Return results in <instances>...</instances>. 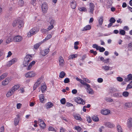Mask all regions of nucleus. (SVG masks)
<instances>
[{"instance_id": "nucleus-1", "label": "nucleus", "mask_w": 132, "mask_h": 132, "mask_svg": "<svg viewBox=\"0 0 132 132\" xmlns=\"http://www.w3.org/2000/svg\"><path fill=\"white\" fill-rule=\"evenodd\" d=\"M79 82L82 85H84L86 86L87 88H85V89L87 90V92L89 94H94V91L93 89H92L89 85L87 84L86 82H84V80L80 79L79 81Z\"/></svg>"}, {"instance_id": "nucleus-2", "label": "nucleus", "mask_w": 132, "mask_h": 132, "mask_svg": "<svg viewBox=\"0 0 132 132\" xmlns=\"http://www.w3.org/2000/svg\"><path fill=\"white\" fill-rule=\"evenodd\" d=\"M19 86L18 85H14L7 92L6 94V96L7 97H10L13 94L15 91L17 90L19 88Z\"/></svg>"}, {"instance_id": "nucleus-3", "label": "nucleus", "mask_w": 132, "mask_h": 132, "mask_svg": "<svg viewBox=\"0 0 132 132\" xmlns=\"http://www.w3.org/2000/svg\"><path fill=\"white\" fill-rule=\"evenodd\" d=\"M32 59V56L30 55H27L24 57L23 62V64L25 66H27L29 62Z\"/></svg>"}, {"instance_id": "nucleus-4", "label": "nucleus", "mask_w": 132, "mask_h": 132, "mask_svg": "<svg viewBox=\"0 0 132 132\" xmlns=\"http://www.w3.org/2000/svg\"><path fill=\"white\" fill-rule=\"evenodd\" d=\"M18 25V27L19 28H21L24 25L23 21L21 20H17L14 21L13 23V27H15Z\"/></svg>"}, {"instance_id": "nucleus-5", "label": "nucleus", "mask_w": 132, "mask_h": 132, "mask_svg": "<svg viewBox=\"0 0 132 132\" xmlns=\"http://www.w3.org/2000/svg\"><path fill=\"white\" fill-rule=\"evenodd\" d=\"M39 30V29L36 27L33 28L31 29L28 34L27 36L28 37H30L33 35L35 34Z\"/></svg>"}, {"instance_id": "nucleus-6", "label": "nucleus", "mask_w": 132, "mask_h": 132, "mask_svg": "<svg viewBox=\"0 0 132 132\" xmlns=\"http://www.w3.org/2000/svg\"><path fill=\"white\" fill-rule=\"evenodd\" d=\"M75 100V101L78 103L83 105L85 104V102L82 99L79 97H77L76 98Z\"/></svg>"}, {"instance_id": "nucleus-7", "label": "nucleus", "mask_w": 132, "mask_h": 132, "mask_svg": "<svg viewBox=\"0 0 132 132\" xmlns=\"http://www.w3.org/2000/svg\"><path fill=\"white\" fill-rule=\"evenodd\" d=\"M36 75V74L35 72L31 71L26 73L25 74V76L26 77L31 78L34 77Z\"/></svg>"}, {"instance_id": "nucleus-8", "label": "nucleus", "mask_w": 132, "mask_h": 132, "mask_svg": "<svg viewBox=\"0 0 132 132\" xmlns=\"http://www.w3.org/2000/svg\"><path fill=\"white\" fill-rule=\"evenodd\" d=\"M22 37L20 36L17 35L15 36L13 38V41L16 42H20L22 39Z\"/></svg>"}, {"instance_id": "nucleus-9", "label": "nucleus", "mask_w": 132, "mask_h": 132, "mask_svg": "<svg viewBox=\"0 0 132 132\" xmlns=\"http://www.w3.org/2000/svg\"><path fill=\"white\" fill-rule=\"evenodd\" d=\"M48 8V6L46 3H44L42 4V8L43 13H45L46 12Z\"/></svg>"}, {"instance_id": "nucleus-10", "label": "nucleus", "mask_w": 132, "mask_h": 132, "mask_svg": "<svg viewBox=\"0 0 132 132\" xmlns=\"http://www.w3.org/2000/svg\"><path fill=\"white\" fill-rule=\"evenodd\" d=\"M42 79V78H40L38 79L37 81L34 84L33 88L34 90H35L39 86V85L41 83V81H40Z\"/></svg>"}, {"instance_id": "nucleus-11", "label": "nucleus", "mask_w": 132, "mask_h": 132, "mask_svg": "<svg viewBox=\"0 0 132 132\" xmlns=\"http://www.w3.org/2000/svg\"><path fill=\"white\" fill-rule=\"evenodd\" d=\"M38 123L41 127L43 129L45 128V124L44 122L42 119H39L38 120Z\"/></svg>"}, {"instance_id": "nucleus-12", "label": "nucleus", "mask_w": 132, "mask_h": 132, "mask_svg": "<svg viewBox=\"0 0 132 132\" xmlns=\"http://www.w3.org/2000/svg\"><path fill=\"white\" fill-rule=\"evenodd\" d=\"M49 48L46 49L44 50H42L40 51V54L43 56L46 55L49 51Z\"/></svg>"}, {"instance_id": "nucleus-13", "label": "nucleus", "mask_w": 132, "mask_h": 132, "mask_svg": "<svg viewBox=\"0 0 132 132\" xmlns=\"http://www.w3.org/2000/svg\"><path fill=\"white\" fill-rule=\"evenodd\" d=\"M17 116V117L15 118L14 121V124L15 126H16L18 124L19 121L20 116L18 114Z\"/></svg>"}, {"instance_id": "nucleus-14", "label": "nucleus", "mask_w": 132, "mask_h": 132, "mask_svg": "<svg viewBox=\"0 0 132 132\" xmlns=\"http://www.w3.org/2000/svg\"><path fill=\"white\" fill-rule=\"evenodd\" d=\"M89 6L90 12L93 13V11L94 9V7L95 6L93 3H90Z\"/></svg>"}, {"instance_id": "nucleus-15", "label": "nucleus", "mask_w": 132, "mask_h": 132, "mask_svg": "<svg viewBox=\"0 0 132 132\" xmlns=\"http://www.w3.org/2000/svg\"><path fill=\"white\" fill-rule=\"evenodd\" d=\"M59 65L62 66L63 65L64 62L63 57L62 56H60L59 57Z\"/></svg>"}, {"instance_id": "nucleus-16", "label": "nucleus", "mask_w": 132, "mask_h": 132, "mask_svg": "<svg viewBox=\"0 0 132 132\" xmlns=\"http://www.w3.org/2000/svg\"><path fill=\"white\" fill-rule=\"evenodd\" d=\"M56 23V21L54 20H52L50 21V30L54 28V25H55Z\"/></svg>"}, {"instance_id": "nucleus-17", "label": "nucleus", "mask_w": 132, "mask_h": 132, "mask_svg": "<svg viewBox=\"0 0 132 132\" xmlns=\"http://www.w3.org/2000/svg\"><path fill=\"white\" fill-rule=\"evenodd\" d=\"M101 113L104 115H106L110 113V111L108 109H104L101 111Z\"/></svg>"}, {"instance_id": "nucleus-18", "label": "nucleus", "mask_w": 132, "mask_h": 132, "mask_svg": "<svg viewBox=\"0 0 132 132\" xmlns=\"http://www.w3.org/2000/svg\"><path fill=\"white\" fill-rule=\"evenodd\" d=\"M129 120L127 122V125L128 127L130 128L132 126V119L130 118L129 119Z\"/></svg>"}, {"instance_id": "nucleus-19", "label": "nucleus", "mask_w": 132, "mask_h": 132, "mask_svg": "<svg viewBox=\"0 0 132 132\" xmlns=\"http://www.w3.org/2000/svg\"><path fill=\"white\" fill-rule=\"evenodd\" d=\"M71 7L74 9H75L76 6V3L74 0H73L71 4Z\"/></svg>"}, {"instance_id": "nucleus-20", "label": "nucleus", "mask_w": 132, "mask_h": 132, "mask_svg": "<svg viewBox=\"0 0 132 132\" xmlns=\"http://www.w3.org/2000/svg\"><path fill=\"white\" fill-rule=\"evenodd\" d=\"M91 28V26L89 25H88L86 26L85 27H84L82 30V31H86L87 30H90Z\"/></svg>"}, {"instance_id": "nucleus-21", "label": "nucleus", "mask_w": 132, "mask_h": 132, "mask_svg": "<svg viewBox=\"0 0 132 132\" xmlns=\"http://www.w3.org/2000/svg\"><path fill=\"white\" fill-rule=\"evenodd\" d=\"M105 125L106 127L109 128H112L113 127L114 125L113 124L111 123L110 122H106L105 123Z\"/></svg>"}, {"instance_id": "nucleus-22", "label": "nucleus", "mask_w": 132, "mask_h": 132, "mask_svg": "<svg viewBox=\"0 0 132 132\" xmlns=\"http://www.w3.org/2000/svg\"><path fill=\"white\" fill-rule=\"evenodd\" d=\"M40 89L42 92L43 93H44L45 91L46 90V85H42Z\"/></svg>"}, {"instance_id": "nucleus-23", "label": "nucleus", "mask_w": 132, "mask_h": 132, "mask_svg": "<svg viewBox=\"0 0 132 132\" xmlns=\"http://www.w3.org/2000/svg\"><path fill=\"white\" fill-rule=\"evenodd\" d=\"M8 75V73H3L2 75L0 77V80H1L5 78Z\"/></svg>"}, {"instance_id": "nucleus-24", "label": "nucleus", "mask_w": 132, "mask_h": 132, "mask_svg": "<svg viewBox=\"0 0 132 132\" xmlns=\"http://www.w3.org/2000/svg\"><path fill=\"white\" fill-rule=\"evenodd\" d=\"M113 96L116 97H122L121 94L119 93H114L113 94Z\"/></svg>"}, {"instance_id": "nucleus-25", "label": "nucleus", "mask_w": 132, "mask_h": 132, "mask_svg": "<svg viewBox=\"0 0 132 132\" xmlns=\"http://www.w3.org/2000/svg\"><path fill=\"white\" fill-rule=\"evenodd\" d=\"M92 118L94 121L97 122L99 121L98 118L96 116H93L92 117Z\"/></svg>"}, {"instance_id": "nucleus-26", "label": "nucleus", "mask_w": 132, "mask_h": 132, "mask_svg": "<svg viewBox=\"0 0 132 132\" xmlns=\"http://www.w3.org/2000/svg\"><path fill=\"white\" fill-rule=\"evenodd\" d=\"M104 20L103 19V17L102 16H101L100 18V19L98 20V23L100 25H102L103 22V21Z\"/></svg>"}, {"instance_id": "nucleus-27", "label": "nucleus", "mask_w": 132, "mask_h": 132, "mask_svg": "<svg viewBox=\"0 0 132 132\" xmlns=\"http://www.w3.org/2000/svg\"><path fill=\"white\" fill-rule=\"evenodd\" d=\"M9 82V80L7 79H6L4 80L2 82V85H7Z\"/></svg>"}, {"instance_id": "nucleus-28", "label": "nucleus", "mask_w": 132, "mask_h": 132, "mask_svg": "<svg viewBox=\"0 0 132 132\" xmlns=\"http://www.w3.org/2000/svg\"><path fill=\"white\" fill-rule=\"evenodd\" d=\"M77 57V54H72L70 55L69 56V60L72 59L74 58H75Z\"/></svg>"}, {"instance_id": "nucleus-29", "label": "nucleus", "mask_w": 132, "mask_h": 132, "mask_svg": "<svg viewBox=\"0 0 132 132\" xmlns=\"http://www.w3.org/2000/svg\"><path fill=\"white\" fill-rule=\"evenodd\" d=\"M39 96L40 101L41 103H43L44 100V95L43 94H41Z\"/></svg>"}, {"instance_id": "nucleus-30", "label": "nucleus", "mask_w": 132, "mask_h": 132, "mask_svg": "<svg viewBox=\"0 0 132 132\" xmlns=\"http://www.w3.org/2000/svg\"><path fill=\"white\" fill-rule=\"evenodd\" d=\"M78 9L79 11L81 12H86L87 11V9L85 7H79Z\"/></svg>"}, {"instance_id": "nucleus-31", "label": "nucleus", "mask_w": 132, "mask_h": 132, "mask_svg": "<svg viewBox=\"0 0 132 132\" xmlns=\"http://www.w3.org/2000/svg\"><path fill=\"white\" fill-rule=\"evenodd\" d=\"M65 75V73L63 71H62L60 74L59 77L61 78H63L64 77Z\"/></svg>"}, {"instance_id": "nucleus-32", "label": "nucleus", "mask_w": 132, "mask_h": 132, "mask_svg": "<svg viewBox=\"0 0 132 132\" xmlns=\"http://www.w3.org/2000/svg\"><path fill=\"white\" fill-rule=\"evenodd\" d=\"M126 33L125 31L124 30L120 29L119 34L122 35H124Z\"/></svg>"}, {"instance_id": "nucleus-33", "label": "nucleus", "mask_w": 132, "mask_h": 132, "mask_svg": "<svg viewBox=\"0 0 132 132\" xmlns=\"http://www.w3.org/2000/svg\"><path fill=\"white\" fill-rule=\"evenodd\" d=\"M18 3V5L20 6H23L24 4V2L23 0H19Z\"/></svg>"}, {"instance_id": "nucleus-34", "label": "nucleus", "mask_w": 132, "mask_h": 132, "mask_svg": "<svg viewBox=\"0 0 132 132\" xmlns=\"http://www.w3.org/2000/svg\"><path fill=\"white\" fill-rule=\"evenodd\" d=\"M129 94V93L128 92L125 91L123 92L122 95L123 96L127 97L128 96Z\"/></svg>"}, {"instance_id": "nucleus-35", "label": "nucleus", "mask_w": 132, "mask_h": 132, "mask_svg": "<svg viewBox=\"0 0 132 132\" xmlns=\"http://www.w3.org/2000/svg\"><path fill=\"white\" fill-rule=\"evenodd\" d=\"M117 128L118 132H123L122 128L120 125H118L117 126Z\"/></svg>"}, {"instance_id": "nucleus-36", "label": "nucleus", "mask_w": 132, "mask_h": 132, "mask_svg": "<svg viewBox=\"0 0 132 132\" xmlns=\"http://www.w3.org/2000/svg\"><path fill=\"white\" fill-rule=\"evenodd\" d=\"M125 105L127 107L130 108L132 106V103H126Z\"/></svg>"}, {"instance_id": "nucleus-37", "label": "nucleus", "mask_w": 132, "mask_h": 132, "mask_svg": "<svg viewBox=\"0 0 132 132\" xmlns=\"http://www.w3.org/2000/svg\"><path fill=\"white\" fill-rule=\"evenodd\" d=\"M98 48L100 52H103L105 50V48L103 47H101L100 46Z\"/></svg>"}, {"instance_id": "nucleus-38", "label": "nucleus", "mask_w": 132, "mask_h": 132, "mask_svg": "<svg viewBox=\"0 0 132 132\" xmlns=\"http://www.w3.org/2000/svg\"><path fill=\"white\" fill-rule=\"evenodd\" d=\"M42 43V42H40L38 43L35 44L34 46V48L36 49L38 48Z\"/></svg>"}, {"instance_id": "nucleus-39", "label": "nucleus", "mask_w": 132, "mask_h": 132, "mask_svg": "<svg viewBox=\"0 0 132 132\" xmlns=\"http://www.w3.org/2000/svg\"><path fill=\"white\" fill-rule=\"evenodd\" d=\"M50 39V35H48L45 38V39H44L43 41H42L41 42H42V43H43L45 41H46V40H48Z\"/></svg>"}, {"instance_id": "nucleus-40", "label": "nucleus", "mask_w": 132, "mask_h": 132, "mask_svg": "<svg viewBox=\"0 0 132 132\" xmlns=\"http://www.w3.org/2000/svg\"><path fill=\"white\" fill-rule=\"evenodd\" d=\"M74 117L75 119L76 120L80 121L82 120V119L80 116H78L77 115H75Z\"/></svg>"}, {"instance_id": "nucleus-41", "label": "nucleus", "mask_w": 132, "mask_h": 132, "mask_svg": "<svg viewBox=\"0 0 132 132\" xmlns=\"http://www.w3.org/2000/svg\"><path fill=\"white\" fill-rule=\"evenodd\" d=\"M75 129L77 130L78 131H80L82 129V128L79 126H76L75 127Z\"/></svg>"}, {"instance_id": "nucleus-42", "label": "nucleus", "mask_w": 132, "mask_h": 132, "mask_svg": "<svg viewBox=\"0 0 132 132\" xmlns=\"http://www.w3.org/2000/svg\"><path fill=\"white\" fill-rule=\"evenodd\" d=\"M116 21V20L113 17L111 18L109 20L110 22L113 23H114Z\"/></svg>"}, {"instance_id": "nucleus-43", "label": "nucleus", "mask_w": 132, "mask_h": 132, "mask_svg": "<svg viewBox=\"0 0 132 132\" xmlns=\"http://www.w3.org/2000/svg\"><path fill=\"white\" fill-rule=\"evenodd\" d=\"M102 68H103L105 70H108L110 69V68L109 66L107 65L103 66Z\"/></svg>"}, {"instance_id": "nucleus-44", "label": "nucleus", "mask_w": 132, "mask_h": 132, "mask_svg": "<svg viewBox=\"0 0 132 132\" xmlns=\"http://www.w3.org/2000/svg\"><path fill=\"white\" fill-rule=\"evenodd\" d=\"M61 103L62 104H64L66 102V100L65 98H62L60 100Z\"/></svg>"}, {"instance_id": "nucleus-45", "label": "nucleus", "mask_w": 132, "mask_h": 132, "mask_svg": "<svg viewBox=\"0 0 132 132\" xmlns=\"http://www.w3.org/2000/svg\"><path fill=\"white\" fill-rule=\"evenodd\" d=\"M70 82V79L68 78H66L64 81V82L65 83H68Z\"/></svg>"}, {"instance_id": "nucleus-46", "label": "nucleus", "mask_w": 132, "mask_h": 132, "mask_svg": "<svg viewBox=\"0 0 132 132\" xmlns=\"http://www.w3.org/2000/svg\"><path fill=\"white\" fill-rule=\"evenodd\" d=\"M106 101L108 102H112L113 101V99L110 97H107L105 99Z\"/></svg>"}, {"instance_id": "nucleus-47", "label": "nucleus", "mask_w": 132, "mask_h": 132, "mask_svg": "<svg viewBox=\"0 0 132 132\" xmlns=\"http://www.w3.org/2000/svg\"><path fill=\"white\" fill-rule=\"evenodd\" d=\"M99 46H98L97 44H94L93 45V47L94 48H96V50H98V47Z\"/></svg>"}, {"instance_id": "nucleus-48", "label": "nucleus", "mask_w": 132, "mask_h": 132, "mask_svg": "<svg viewBox=\"0 0 132 132\" xmlns=\"http://www.w3.org/2000/svg\"><path fill=\"white\" fill-rule=\"evenodd\" d=\"M45 107L47 109H49L50 108V102H49L46 104Z\"/></svg>"}, {"instance_id": "nucleus-49", "label": "nucleus", "mask_w": 132, "mask_h": 132, "mask_svg": "<svg viewBox=\"0 0 132 132\" xmlns=\"http://www.w3.org/2000/svg\"><path fill=\"white\" fill-rule=\"evenodd\" d=\"M127 77L129 80H132V75L129 74L127 76Z\"/></svg>"}, {"instance_id": "nucleus-50", "label": "nucleus", "mask_w": 132, "mask_h": 132, "mask_svg": "<svg viewBox=\"0 0 132 132\" xmlns=\"http://www.w3.org/2000/svg\"><path fill=\"white\" fill-rule=\"evenodd\" d=\"M117 80L119 82H121L123 81V79L122 78L120 77H118L117 78Z\"/></svg>"}, {"instance_id": "nucleus-51", "label": "nucleus", "mask_w": 132, "mask_h": 132, "mask_svg": "<svg viewBox=\"0 0 132 132\" xmlns=\"http://www.w3.org/2000/svg\"><path fill=\"white\" fill-rule=\"evenodd\" d=\"M42 32L43 33L45 34L48 32V30L46 29H43L41 30Z\"/></svg>"}, {"instance_id": "nucleus-52", "label": "nucleus", "mask_w": 132, "mask_h": 132, "mask_svg": "<svg viewBox=\"0 0 132 132\" xmlns=\"http://www.w3.org/2000/svg\"><path fill=\"white\" fill-rule=\"evenodd\" d=\"M17 61L16 59L15 58L13 59L10 61V62H12L13 64L14 63Z\"/></svg>"}, {"instance_id": "nucleus-53", "label": "nucleus", "mask_w": 132, "mask_h": 132, "mask_svg": "<svg viewBox=\"0 0 132 132\" xmlns=\"http://www.w3.org/2000/svg\"><path fill=\"white\" fill-rule=\"evenodd\" d=\"M109 59L108 58L106 59L105 60L104 59V62L105 63H108L109 62Z\"/></svg>"}, {"instance_id": "nucleus-54", "label": "nucleus", "mask_w": 132, "mask_h": 132, "mask_svg": "<svg viewBox=\"0 0 132 132\" xmlns=\"http://www.w3.org/2000/svg\"><path fill=\"white\" fill-rule=\"evenodd\" d=\"M66 105L68 106H72L73 105L72 104L70 103L69 102H67L66 104Z\"/></svg>"}, {"instance_id": "nucleus-55", "label": "nucleus", "mask_w": 132, "mask_h": 132, "mask_svg": "<svg viewBox=\"0 0 132 132\" xmlns=\"http://www.w3.org/2000/svg\"><path fill=\"white\" fill-rule=\"evenodd\" d=\"M103 79L102 78H99L97 79V81L98 82L101 83L103 81Z\"/></svg>"}, {"instance_id": "nucleus-56", "label": "nucleus", "mask_w": 132, "mask_h": 132, "mask_svg": "<svg viewBox=\"0 0 132 132\" xmlns=\"http://www.w3.org/2000/svg\"><path fill=\"white\" fill-rule=\"evenodd\" d=\"M36 0H32L31 1V4L34 6L35 5V2Z\"/></svg>"}, {"instance_id": "nucleus-57", "label": "nucleus", "mask_w": 132, "mask_h": 132, "mask_svg": "<svg viewBox=\"0 0 132 132\" xmlns=\"http://www.w3.org/2000/svg\"><path fill=\"white\" fill-rule=\"evenodd\" d=\"M77 92V90L76 89H73L72 91V93L74 94H76Z\"/></svg>"}, {"instance_id": "nucleus-58", "label": "nucleus", "mask_w": 132, "mask_h": 132, "mask_svg": "<svg viewBox=\"0 0 132 132\" xmlns=\"http://www.w3.org/2000/svg\"><path fill=\"white\" fill-rule=\"evenodd\" d=\"M21 104L20 103H18L17 104V108L18 109H19L21 106Z\"/></svg>"}, {"instance_id": "nucleus-59", "label": "nucleus", "mask_w": 132, "mask_h": 132, "mask_svg": "<svg viewBox=\"0 0 132 132\" xmlns=\"http://www.w3.org/2000/svg\"><path fill=\"white\" fill-rule=\"evenodd\" d=\"M50 131L56 132V130L55 129L51 126H50Z\"/></svg>"}, {"instance_id": "nucleus-60", "label": "nucleus", "mask_w": 132, "mask_h": 132, "mask_svg": "<svg viewBox=\"0 0 132 132\" xmlns=\"http://www.w3.org/2000/svg\"><path fill=\"white\" fill-rule=\"evenodd\" d=\"M87 121L88 123H90L92 121L91 118L90 117H88L87 118Z\"/></svg>"}, {"instance_id": "nucleus-61", "label": "nucleus", "mask_w": 132, "mask_h": 132, "mask_svg": "<svg viewBox=\"0 0 132 132\" xmlns=\"http://www.w3.org/2000/svg\"><path fill=\"white\" fill-rule=\"evenodd\" d=\"M114 88H110V92L111 93H113L114 92Z\"/></svg>"}, {"instance_id": "nucleus-62", "label": "nucleus", "mask_w": 132, "mask_h": 132, "mask_svg": "<svg viewBox=\"0 0 132 132\" xmlns=\"http://www.w3.org/2000/svg\"><path fill=\"white\" fill-rule=\"evenodd\" d=\"M84 80L85 81L87 82L88 83H90V80L86 78H85L84 79Z\"/></svg>"}, {"instance_id": "nucleus-63", "label": "nucleus", "mask_w": 132, "mask_h": 132, "mask_svg": "<svg viewBox=\"0 0 132 132\" xmlns=\"http://www.w3.org/2000/svg\"><path fill=\"white\" fill-rule=\"evenodd\" d=\"M12 55V53L11 51H9L8 53V55H7V57H10Z\"/></svg>"}, {"instance_id": "nucleus-64", "label": "nucleus", "mask_w": 132, "mask_h": 132, "mask_svg": "<svg viewBox=\"0 0 132 132\" xmlns=\"http://www.w3.org/2000/svg\"><path fill=\"white\" fill-rule=\"evenodd\" d=\"M4 130V127H2L0 129V132H3Z\"/></svg>"}]
</instances>
